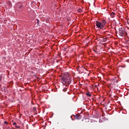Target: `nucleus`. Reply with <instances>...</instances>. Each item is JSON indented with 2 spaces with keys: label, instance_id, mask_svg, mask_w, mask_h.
<instances>
[{
  "label": "nucleus",
  "instance_id": "nucleus-15",
  "mask_svg": "<svg viewBox=\"0 0 129 129\" xmlns=\"http://www.w3.org/2000/svg\"><path fill=\"white\" fill-rule=\"evenodd\" d=\"M0 65H1V63H0Z\"/></svg>",
  "mask_w": 129,
  "mask_h": 129
},
{
  "label": "nucleus",
  "instance_id": "nucleus-4",
  "mask_svg": "<svg viewBox=\"0 0 129 129\" xmlns=\"http://www.w3.org/2000/svg\"><path fill=\"white\" fill-rule=\"evenodd\" d=\"M75 118L76 119H81V115H76L75 116Z\"/></svg>",
  "mask_w": 129,
  "mask_h": 129
},
{
  "label": "nucleus",
  "instance_id": "nucleus-7",
  "mask_svg": "<svg viewBox=\"0 0 129 129\" xmlns=\"http://www.w3.org/2000/svg\"><path fill=\"white\" fill-rule=\"evenodd\" d=\"M78 13H81L82 12V9H78Z\"/></svg>",
  "mask_w": 129,
  "mask_h": 129
},
{
  "label": "nucleus",
  "instance_id": "nucleus-11",
  "mask_svg": "<svg viewBox=\"0 0 129 129\" xmlns=\"http://www.w3.org/2000/svg\"><path fill=\"white\" fill-rule=\"evenodd\" d=\"M17 124V123L14 122H13V125H16Z\"/></svg>",
  "mask_w": 129,
  "mask_h": 129
},
{
  "label": "nucleus",
  "instance_id": "nucleus-13",
  "mask_svg": "<svg viewBox=\"0 0 129 129\" xmlns=\"http://www.w3.org/2000/svg\"><path fill=\"white\" fill-rule=\"evenodd\" d=\"M95 87H97V86L95 85Z\"/></svg>",
  "mask_w": 129,
  "mask_h": 129
},
{
  "label": "nucleus",
  "instance_id": "nucleus-12",
  "mask_svg": "<svg viewBox=\"0 0 129 129\" xmlns=\"http://www.w3.org/2000/svg\"><path fill=\"white\" fill-rule=\"evenodd\" d=\"M4 123H6V124H8V122L7 121H5Z\"/></svg>",
  "mask_w": 129,
  "mask_h": 129
},
{
  "label": "nucleus",
  "instance_id": "nucleus-1",
  "mask_svg": "<svg viewBox=\"0 0 129 129\" xmlns=\"http://www.w3.org/2000/svg\"><path fill=\"white\" fill-rule=\"evenodd\" d=\"M61 82L66 86H68L71 83V77L67 74L62 76L60 80Z\"/></svg>",
  "mask_w": 129,
  "mask_h": 129
},
{
  "label": "nucleus",
  "instance_id": "nucleus-2",
  "mask_svg": "<svg viewBox=\"0 0 129 129\" xmlns=\"http://www.w3.org/2000/svg\"><path fill=\"white\" fill-rule=\"evenodd\" d=\"M95 24L97 28H98L99 29H102L106 25V21H105V20H101L100 22L97 21Z\"/></svg>",
  "mask_w": 129,
  "mask_h": 129
},
{
  "label": "nucleus",
  "instance_id": "nucleus-5",
  "mask_svg": "<svg viewBox=\"0 0 129 129\" xmlns=\"http://www.w3.org/2000/svg\"><path fill=\"white\" fill-rule=\"evenodd\" d=\"M114 16H115V13L114 12H112L110 14V16L111 17V18H114Z\"/></svg>",
  "mask_w": 129,
  "mask_h": 129
},
{
  "label": "nucleus",
  "instance_id": "nucleus-14",
  "mask_svg": "<svg viewBox=\"0 0 129 129\" xmlns=\"http://www.w3.org/2000/svg\"><path fill=\"white\" fill-rule=\"evenodd\" d=\"M128 29L129 30V28Z\"/></svg>",
  "mask_w": 129,
  "mask_h": 129
},
{
  "label": "nucleus",
  "instance_id": "nucleus-8",
  "mask_svg": "<svg viewBox=\"0 0 129 129\" xmlns=\"http://www.w3.org/2000/svg\"><path fill=\"white\" fill-rule=\"evenodd\" d=\"M33 111H36L37 110V108H36V107H34L33 108Z\"/></svg>",
  "mask_w": 129,
  "mask_h": 129
},
{
  "label": "nucleus",
  "instance_id": "nucleus-6",
  "mask_svg": "<svg viewBox=\"0 0 129 129\" xmlns=\"http://www.w3.org/2000/svg\"><path fill=\"white\" fill-rule=\"evenodd\" d=\"M86 95H87V96H91V94L90 93V92L86 93Z\"/></svg>",
  "mask_w": 129,
  "mask_h": 129
},
{
  "label": "nucleus",
  "instance_id": "nucleus-9",
  "mask_svg": "<svg viewBox=\"0 0 129 129\" xmlns=\"http://www.w3.org/2000/svg\"><path fill=\"white\" fill-rule=\"evenodd\" d=\"M3 80V76L1 75L0 76V81H2Z\"/></svg>",
  "mask_w": 129,
  "mask_h": 129
},
{
  "label": "nucleus",
  "instance_id": "nucleus-10",
  "mask_svg": "<svg viewBox=\"0 0 129 129\" xmlns=\"http://www.w3.org/2000/svg\"><path fill=\"white\" fill-rule=\"evenodd\" d=\"M15 127L16 128H20L21 127L20 126L16 125Z\"/></svg>",
  "mask_w": 129,
  "mask_h": 129
},
{
  "label": "nucleus",
  "instance_id": "nucleus-3",
  "mask_svg": "<svg viewBox=\"0 0 129 129\" xmlns=\"http://www.w3.org/2000/svg\"><path fill=\"white\" fill-rule=\"evenodd\" d=\"M119 34L121 37H123L126 34L124 28L121 27L119 29Z\"/></svg>",
  "mask_w": 129,
  "mask_h": 129
}]
</instances>
